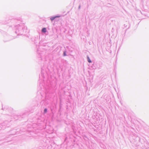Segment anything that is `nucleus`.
<instances>
[{"label":"nucleus","instance_id":"nucleus-1","mask_svg":"<svg viewBox=\"0 0 149 149\" xmlns=\"http://www.w3.org/2000/svg\"><path fill=\"white\" fill-rule=\"evenodd\" d=\"M59 16H55V17H51V18H50V19L52 20V21H53V20H54V19L56 18V17H59Z\"/></svg>","mask_w":149,"mask_h":149},{"label":"nucleus","instance_id":"nucleus-2","mask_svg":"<svg viewBox=\"0 0 149 149\" xmlns=\"http://www.w3.org/2000/svg\"><path fill=\"white\" fill-rule=\"evenodd\" d=\"M42 32L43 33H46V29L45 28H43L42 29Z\"/></svg>","mask_w":149,"mask_h":149},{"label":"nucleus","instance_id":"nucleus-3","mask_svg":"<svg viewBox=\"0 0 149 149\" xmlns=\"http://www.w3.org/2000/svg\"><path fill=\"white\" fill-rule=\"evenodd\" d=\"M87 59H88V62H89V63L91 62V60L88 57Z\"/></svg>","mask_w":149,"mask_h":149},{"label":"nucleus","instance_id":"nucleus-4","mask_svg":"<svg viewBox=\"0 0 149 149\" xmlns=\"http://www.w3.org/2000/svg\"><path fill=\"white\" fill-rule=\"evenodd\" d=\"M47 109H44V112L45 113H46L47 112Z\"/></svg>","mask_w":149,"mask_h":149},{"label":"nucleus","instance_id":"nucleus-5","mask_svg":"<svg viewBox=\"0 0 149 149\" xmlns=\"http://www.w3.org/2000/svg\"><path fill=\"white\" fill-rule=\"evenodd\" d=\"M63 54H64V56H66V53H65V52H64L63 53Z\"/></svg>","mask_w":149,"mask_h":149}]
</instances>
